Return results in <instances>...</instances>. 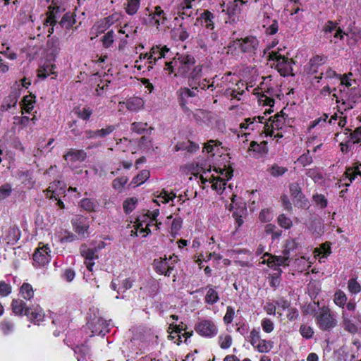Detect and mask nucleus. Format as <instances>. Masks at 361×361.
I'll return each mask as SVG.
<instances>
[{"label":"nucleus","mask_w":361,"mask_h":361,"mask_svg":"<svg viewBox=\"0 0 361 361\" xmlns=\"http://www.w3.org/2000/svg\"><path fill=\"white\" fill-rule=\"evenodd\" d=\"M220 347L222 349H227L230 348L232 343V338L230 335H226L224 337L220 336L219 337Z\"/></svg>","instance_id":"bf43d9fd"},{"label":"nucleus","mask_w":361,"mask_h":361,"mask_svg":"<svg viewBox=\"0 0 361 361\" xmlns=\"http://www.w3.org/2000/svg\"><path fill=\"white\" fill-rule=\"evenodd\" d=\"M314 317L317 324L322 331H329L337 325L336 316L328 307L319 308Z\"/></svg>","instance_id":"f257e3e1"},{"label":"nucleus","mask_w":361,"mask_h":361,"mask_svg":"<svg viewBox=\"0 0 361 361\" xmlns=\"http://www.w3.org/2000/svg\"><path fill=\"white\" fill-rule=\"evenodd\" d=\"M346 301L347 297L343 291L338 290L336 292L334 295V302L337 305L343 308L346 303Z\"/></svg>","instance_id":"c03bdc74"},{"label":"nucleus","mask_w":361,"mask_h":361,"mask_svg":"<svg viewBox=\"0 0 361 361\" xmlns=\"http://www.w3.org/2000/svg\"><path fill=\"white\" fill-rule=\"evenodd\" d=\"M25 315L32 321L39 322L44 318L42 308L38 305H32L25 309Z\"/></svg>","instance_id":"4468645a"},{"label":"nucleus","mask_w":361,"mask_h":361,"mask_svg":"<svg viewBox=\"0 0 361 361\" xmlns=\"http://www.w3.org/2000/svg\"><path fill=\"white\" fill-rule=\"evenodd\" d=\"M235 43L239 44L241 51L244 53H255L259 45V42L255 37L249 36L245 39H238Z\"/></svg>","instance_id":"39448f33"},{"label":"nucleus","mask_w":361,"mask_h":361,"mask_svg":"<svg viewBox=\"0 0 361 361\" xmlns=\"http://www.w3.org/2000/svg\"><path fill=\"white\" fill-rule=\"evenodd\" d=\"M198 144L190 141H183L178 142L174 147V151L178 152L180 150H185L188 153L192 154L196 152L199 149Z\"/></svg>","instance_id":"a211bd4d"},{"label":"nucleus","mask_w":361,"mask_h":361,"mask_svg":"<svg viewBox=\"0 0 361 361\" xmlns=\"http://www.w3.org/2000/svg\"><path fill=\"white\" fill-rule=\"evenodd\" d=\"M74 23L75 20L73 19L72 14L68 12L63 15L61 21L59 22V25L62 27H65L66 28L69 29L72 27Z\"/></svg>","instance_id":"58836bf2"},{"label":"nucleus","mask_w":361,"mask_h":361,"mask_svg":"<svg viewBox=\"0 0 361 361\" xmlns=\"http://www.w3.org/2000/svg\"><path fill=\"white\" fill-rule=\"evenodd\" d=\"M11 292V286L4 281H0V295L5 297Z\"/></svg>","instance_id":"e2e57ef3"},{"label":"nucleus","mask_w":361,"mask_h":361,"mask_svg":"<svg viewBox=\"0 0 361 361\" xmlns=\"http://www.w3.org/2000/svg\"><path fill=\"white\" fill-rule=\"evenodd\" d=\"M20 293L24 299L30 300L34 295V290L30 283H24L20 287Z\"/></svg>","instance_id":"f704fd0d"},{"label":"nucleus","mask_w":361,"mask_h":361,"mask_svg":"<svg viewBox=\"0 0 361 361\" xmlns=\"http://www.w3.org/2000/svg\"><path fill=\"white\" fill-rule=\"evenodd\" d=\"M348 288L352 293H357L361 291V286L355 279H350L348 283Z\"/></svg>","instance_id":"5fc2aeb1"},{"label":"nucleus","mask_w":361,"mask_h":361,"mask_svg":"<svg viewBox=\"0 0 361 361\" xmlns=\"http://www.w3.org/2000/svg\"><path fill=\"white\" fill-rule=\"evenodd\" d=\"M259 219L262 222H269L273 219V214L270 209H264L260 212Z\"/></svg>","instance_id":"864d4df0"},{"label":"nucleus","mask_w":361,"mask_h":361,"mask_svg":"<svg viewBox=\"0 0 361 361\" xmlns=\"http://www.w3.org/2000/svg\"><path fill=\"white\" fill-rule=\"evenodd\" d=\"M150 176L148 170L141 171L135 177L133 178L132 183L140 185L147 180Z\"/></svg>","instance_id":"ea45409f"},{"label":"nucleus","mask_w":361,"mask_h":361,"mask_svg":"<svg viewBox=\"0 0 361 361\" xmlns=\"http://www.w3.org/2000/svg\"><path fill=\"white\" fill-rule=\"evenodd\" d=\"M196 331L202 336L213 337L217 334V329L210 320H202L195 326Z\"/></svg>","instance_id":"20e7f679"},{"label":"nucleus","mask_w":361,"mask_h":361,"mask_svg":"<svg viewBox=\"0 0 361 361\" xmlns=\"http://www.w3.org/2000/svg\"><path fill=\"white\" fill-rule=\"evenodd\" d=\"M73 111L80 118L85 121L89 120L92 114V110L90 107H84L82 109L75 107L74 108Z\"/></svg>","instance_id":"473e14b6"},{"label":"nucleus","mask_w":361,"mask_h":361,"mask_svg":"<svg viewBox=\"0 0 361 361\" xmlns=\"http://www.w3.org/2000/svg\"><path fill=\"white\" fill-rule=\"evenodd\" d=\"M336 32L334 35V37L336 38H340L341 39H343V31L342 30L338 27L336 29V23L335 22H333L331 20H329L326 25H324L323 28V31L325 32V34L331 33L333 31L336 30Z\"/></svg>","instance_id":"b1692460"},{"label":"nucleus","mask_w":361,"mask_h":361,"mask_svg":"<svg viewBox=\"0 0 361 361\" xmlns=\"http://www.w3.org/2000/svg\"><path fill=\"white\" fill-rule=\"evenodd\" d=\"M48 8L47 17L44 21V25H48V23H50L55 25L57 23L56 18L66 11V8L62 4H59L58 0H52Z\"/></svg>","instance_id":"7ed1b4c3"},{"label":"nucleus","mask_w":361,"mask_h":361,"mask_svg":"<svg viewBox=\"0 0 361 361\" xmlns=\"http://www.w3.org/2000/svg\"><path fill=\"white\" fill-rule=\"evenodd\" d=\"M202 75V66L197 65L190 71L186 75L188 77V83L190 87H195L196 82L201 79Z\"/></svg>","instance_id":"2eb2a0df"},{"label":"nucleus","mask_w":361,"mask_h":361,"mask_svg":"<svg viewBox=\"0 0 361 361\" xmlns=\"http://www.w3.org/2000/svg\"><path fill=\"white\" fill-rule=\"evenodd\" d=\"M214 15L208 10L204 11L199 18H197V22H200L202 25L206 27L207 29L212 30L214 27Z\"/></svg>","instance_id":"aec40b11"},{"label":"nucleus","mask_w":361,"mask_h":361,"mask_svg":"<svg viewBox=\"0 0 361 361\" xmlns=\"http://www.w3.org/2000/svg\"><path fill=\"white\" fill-rule=\"evenodd\" d=\"M16 87H13V90L10 92V94L4 99L1 105V111H8L11 107H14L16 106L18 99L20 97V92L19 85L16 84Z\"/></svg>","instance_id":"0eeeda50"},{"label":"nucleus","mask_w":361,"mask_h":361,"mask_svg":"<svg viewBox=\"0 0 361 361\" xmlns=\"http://www.w3.org/2000/svg\"><path fill=\"white\" fill-rule=\"evenodd\" d=\"M137 203V199L132 197L127 199L123 202V207L126 214L130 213L135 208Z\"/></svg>","instance_id":"79ce46f5"},{"label":"nucleus","mask_w":361,"mask_h":361,"mask_svg":"<svg viewBox=\"0 0 361 361\" xmlns=\"http://www.w3.org/2000/svg\"><path fill=\"white\" fill-rule=\"evenodd\" d=\"M28 308L24 301L21 300H13L12 310L16 315H22L23 313L25 315V309Z\"/></svg>","instance_id":"cd10ccee"},{"label":"nucleus","mask_w":361,"mask_h":361,"mask_svg":"<svg viewBox=\"0 0 361 361\" xmlns=\"http://www.w3.org/2000/svg\"><path fill=\"white\" fill-rule=\"evenodd\" d=\"M147 123L134 122L131 124V130L140 135L143 134L144 133L151 134L154 128L152 127L147 128Z\"/></svg>","instance_id":"393cba45"},{"label":"nucleus","mask_w":361,"mask_h":361,"mask_svg":"<svg viewBox=\"0 0 361 361\" xmlns=\"http://www.w3.org/2000/svg\"><path fill=\"white\" fill-rule=\"evenodd\" d=\"M300 333L302 337L305 338L306 339H310L312 337L314 331L313 329L310 326L302 324L300 326Z\"/></svg>","instance_id":"de8ad7c7"},{"label":"nucleus","mask_w":361,"mask_h":361,"mask_svg":"<svg viewBox=\"0 0 361 361\" xmlns=\"http://www.w3.org/2000/svg\"><path fill=\"white\" fill-rule=\"evenodd\" d=\"M1 329L4 334L7 335L13 330V324L9 321L4 320L1 323Z\"/></svg>","instance_id":"0e129e2a"},{"label":"nucleus","mask_w":361,"mask_h":361,"mask_svg":"<svg viewBox=\"0 0 361 361\" xmlns=\"http://www.w3.org/2000/svg\"><path fill=\"white\" fill-rule=\"evenodd\" d=\"M12 192L11 185L8 183H5L0 187V200H4L9 197Z\"/></svg>","instance_id":"49530a36"},{"label":"nucleus","mask_w":361,"mask_h":361,"mask_svg":"<svg viewBox=\"0 0 361 361\" xmlns=\"http://www.w3.org/2000/svg\"><path fill=\"white\" fill-rule=\"evenodd\" d=\"M154 265L155 271L159 274H163L164 272H165L166 268L168 267L167 259H155L154 260Z\"/></svg>","instance_id":"e433bc0d"},{"label":"nucleus","mask_w":361,"mask_h":361,"mask_svg":"<svg viewBox=\"0 0 361 361\" xmlns=\"http://www.w3.org/2000/svg\"><path fill=\"white\" fill-rule=\"evenodd\" d=\"M306 175L311 178L315 183L323 180V176L317 168L307 170Z\"/></svg>","instance_id":"a19ab883"},{"label":"nucleus","mask_w":361,"mask_h":361,"mask_svg":"<svg viewBox=\"0 0 361 361\" xmlns=\"http://www.w3.org/2000/svg\"><path fill=\"white\" fill-rule=\"evenodd\" d=\"M72 224L74 231L82 239H85L89 236V224L86 219L83 216H78L72 219Z\"/></svg>","instance_id":"423d86ee"},{"label":"nucleus","mask_w":361,"mask_h":361,"mask_svg":"<svg viewBox=\"0 0 361 361\" xmlns=\"http://www.w3.org/2000/svg\"><path fill=\"white\" fill-rule=\"evenodd\" d=\"M290 195L300 201L304 199V195L301 191V188L298 183H293L290 184Z\"/></svg>","instance_id":"4c0bfd02"},{"label":"nucleus","mask_w":361,"mask_h":361,"mask_svg":"<svg viewBox=\"0 0 361 361\" xmlns=\"http://www.w3.org/2000/svg\"><path fill=\"white\" fill-rule=\"evenodd\" d=\"M278 222L279 224L284 228H289L292 226L291 220L286 217L284 214H281L279 216Z\"/></svg>","instance_id":"052dcab7"},{"label":"nucleus","mask_w":361,"mask_h":361,"mask_svg":"<svg viewBox=\"0 0 361 361\" xmlns=\"http://www.w3.org/2000/svg\"><path fill=\"white\" fill-rule=\"evenodd\" d=\"M297 162L302 166H306L312 162V158L310 155V152L307 150V153L302 154L298 159Z\"/></svg>","instance_id":"6e6d98bb"},{"label":"nucleus","mask_w":361,"mask_h":361,"mask_svg":"<svg viewBox=\"0 0 361 361\" xmlns=\"http://www.w3.org/2000/svg\"><path fill=\"white\" fill-rule=\"evenodd\" d=\"M195 90H192L188 87H182L177 91V94L178 95L179 104L181 108L185 111L188 110L186 104L188 103V99L189 97H193L196 96V93L194 91Z\"/></svg>","instance_id":"f8f14e48"},{"label":"nucleus","mask_w":361,"mask_h":361,"mask_svg":"<svg viewBox=\"0 0 361 361\" xmlns=\"http://www.w3.org/2000/svg\"><path fill=\"white\" fill-rule=\"evenodd\" d=\"M97 205V201L92 198H84L80 201V207L89 212H94Z\"/></svg>","instance_id":"c85d7f7f"},{"label":"nucleus","mask_w":361,"mask_h":361,"mask_svg":"<svg viewBox=\"0 0 361 361\" xmlns=\"http://www.w3.org/2000/svg\"><path fill=\"white\" fill-rule=\"evenodd\" d=\"M49 252L50 250L47 245L37 248L32 257L34 264H37L39 266H44L47 264L50 260Z\"/></svg>","instance_id":"6e6552de"},{"label":"nucleus","mask_w":361,"mask_h":361,"mask_svg":"<svg viewBox=\"0 0 361 361\" xmlns=\"http://www.w3.org/2000/svg\"><path fill=\"white\" fill-rule=\"evenodd\" d=\"M326 61V57L317 55L312 57L310 61V66L319 67L324 64Z\"/></svg>","instance_id":"13d9d810"},{"label":"nucleus","mask_w":361,"mask_h":361,"mask_svg":"<svg viewBox=\"0 0 361 361\" xmlns=\"http://www.w3.org/2000/svg\"><path fill=\"white\" fill-rule=\"evenodd\" d=\"M176 65L178 66L177 73L176 76L180 75L186 77L190 71L195 67L196 61L191 55H178L177 59L175 60Z\"/></svg>","instance_id":"f03ea898"},{"label":"nucleus","mask_w":361,"mask_h":361,"mask_svg":"<svg viewBox=\"0 0 361 361\" xmlns=\"http://www.w3.org/2000/svg\"><path fill=\"white\" fill-rule=\"evenodd\" d=\"M55 64H44L43 66L40 67L38 71V77L42 79H45L49 75H56V72L54 71L56 68Z\"/></svg>","instance_id":"a878e982"},{"label":"nucleus","mask_w":361,"mask_h":361,"mask_svg":"<svg viewBox=\"0 0 361 361\" xmlns=\"http://www.w3.org/2000/svg\"><path fill=\"white\" fill-rule=\"evenodd\" d=\"M285 114L281 111L280 114H277L274 116V119L272 121V127L276 129L282 128V126L284 123Z\"/></svg>","instance_id":"a18cd8bd"},{"label":"nucleus","mask_w":361,"mask_h":361,"mask_svg":"<svg viewBox=\"0 0 361 361\" xmlns=\"http://www.w3.org/2000/svg\"><path fill=\"white\" fill-rule=\"evenodd\" d=\"M262 326L265 332L270 333L274 329V323L269 319H264L262 321Z\"/></svg>","instance_id":"774afa93"},{"label":"nucleus","mask_w":361,"mask_h":361,"mask_svg":"<svg viewBox=\"0 0 361 361\" xmlns=\"http://www.w3.org/2000/svg\"><path fill=\"white\" fill-rule=\"evenodd\" d=\"M47 48L49 56L54 61L60 51V41L55 37H49L47 42Z\"/></svg>","instance_id":"f3484780"},{"label":"nucleus","mask_w":361,"mask_h":361,"mask_svg":"<svg viewBox=\"0 0 361 361\" xmlns=\"http://www.w3.org/2000/svg\"><path fill=\"white\" fill-rule=\"evenodd\" d=\"M143 105V101L139 97H133L127 100L126 108L133 111L140 109Z\"/></svg>","instance_id":"c756f323"},{"label":"nucleus","mask_w":361,"mask_h":361,"mask_svg":"<svg viewBox=\"0 0 361 361\" xmlns=\"http://www.w3.org/2000/svg\"><path fill=\"white\" fill-rule=\"evenodd\" d=\"M235 314L234 309L231 306H228L226 309V313L224 317V322L226 324H230L232 322Z\"/></svg>","instance_id":"69168bd1"},{"label":"nucleus","mask_w":361,"mask_h":361,"mask_svg":"<svg viewBox=\"0 0 361 361\" xmlns=\"http://www.w3.org/2000/svg\"><path fill=\"white\" fill-rule=\"evenodd\" d=\"M361 98V89L359 87H352L348 92V97L343 104L347 106L345 110L351 109L354 107V104L360 101Z\"/></svg>","instance_id":"9d476101"},{"label":"nucleus","mask_w":361,"mask_h":361,"mask_svg":"<svg viewBox=\"0 0 361 361\" xmlns=\"http://www.w3.org/2000/svg\"><path fill=\"white\" fill-rule=\"evenodd\" d=\"M87 157L86 152L82 150H75L73 149H70L65 155L64 158L66 160L70 159L72 161H82Z\"/></svg>","instance_id":"412c9836"},{"label":"nucleus","mask_w":361,"mask_h":361,"mask_svg":"<svg viewBox=\"0 0 361 361\" xmlns=\"http://www.w3.org/2000/svg\"><path fill=\"white\" fill-rule=\"evenodd\" d=\"M276 66L281 75L284 77L289 75H293L291 61L288 58L285 56L280 57Z\"/></svg>","instance_id":"ddd939ff"},{"label":"nucleus","mask_w":361,"mask_h":361,"mask_svg":"<svg viewBox=\"0 0 361 361\" xmlns=\"http://www.w3.org/2000/svg\"><path fill=\"white\" fill-rule=\"evenodd\" d=\"M354 319L355 317L350 315L345 311H343L342 312V325L344 329L351 334H355L357 331V327L354 324ZM357 320L361 322V316H357L356 317Z\"/></svg>","instance_id":"1a4fd4ad"},{"label":"nucleus","mask_w":361,"mask_h":361,"mask_svg":"<svg viewBox=\"0 0 361 361\" xmlns=\"http://www.w3.org/2000/svg\"><path fill=\"white\" fill-rule=\"evenodd\" d=\"M205 288H208L204 298L205 302L209 305L216 303L219 300L217 291L209 286H207Z\"/></svg>","instance_id":"bb28decb"},{"label":"nucleus","mask_w":361,"mask_h":361,"mask_svg":"<svg viewBox=\"0 0 361 361\" xmlns=\"http://www.w3.org/2000/svg\"><path fill=\"white\" fill-rule=\"evenodd\" d=\"M20 238V231L17 226H10L7 230L4 240L8 244L15 245Z\"/></svg>","instance_id":"6ab92c4d"},{"label":"nucleus","mask_w":361,"mask_h":361,"mask_svg":"<svg viewBox=\"0 0 361 361\" xmlns=\"http://www.w3.org/2000/svg\"><path fill=\"white\" fill-rule=\"evenodd\" d=\"M274 269L275 271H276V272L271 276L270 285L271 287L276 288L279 286L280 283L279 278L281 274L282 270L279 267H274Z\"/></svg>","instance_id":"603ef678"},{"label":"nucleus","mask_w":361,"mask_h":361,"mask_svg":"<svg viewBox=\"0 0 361 361\" xmlns=\"http://www.w3.org/2000/svg\"><path fill=\"white\" fill-rule=\"evenodd\" d=\"M156 54H159L158 59H161L165 57V54L163 51L160 50V48L159 47H152L151 49V51L149 54H146L145 55L144 58H147L149 60V65L147 67V70L150 71L152 68V61H151L152 59V57L156 55Z\"/></svg>","instance_id":"2f4dec72"},{"label":"nucleus","mask_w":361,"mask_h":361,"mask_svg":"<svg viewBox=\"0 0 361 361\" xmlns=\"http://www.w3.org/2000/svg\"><path fill=\"white\" fill-rule=\"evenodd\" d=\"M345 173L350 182H352L357 176H361V172L359 171L358 168H348Z\"/></svg>","instance_id":"680f3d73"},{"label":"nucleus","mask_w":361,"mask_h":361,"mask_svg":"<svg viewBox=\"0 0 361 361\" xmlns=\"http://www.w3.org/2000/svg\"><path fill=\"white\" fill-rule=\"evenodd\" d=\"M208 82H209V80H207V79H202V80L200 79V80L196 82V85H195L196 87H191V88H192V90L199 91V89L204 90L206 89H209V87H214L213 83L208 85Z\"/></svg>","instance_id":"4d7b16f0"},{"label":"nucleus","mask_w":361,"mask_h":361,"mask_svg":"<svg viewBox=\"0 0 361 361\" xmlns=\"http://www.w3.org/2000/svg\"><path fill=\"white\" fill-rule=\"evenodd\" d=\"M152 15V19L154 20V24L159 25L160 23H164L166 20V18L164 16V12L161 8L160 6L155 7V12L149 16Z\"/></svg>","instance_id":"72a5a7b5"},{"label":"nucleus","mask_w":361,"mask_h":361,"mask_svg":"<svg viewBox=\"0 0 361 361\" xmlns=\"http://www.w3.org/2000/svg\"><path fill=\"white\" fill-rule=\"evenodd\" d=\"M267 171L274 177H279L286 173L288 171V169L274 164L267 169Z\"/></svg>","instance_id":"c9c22d12"},{"label":"nucleus","mask_w":361,"mask_h":361,"mask_svg":"<svg viewBox=\"0 0 361 361\" xmlns=\"http://www.w3.org/2000/svg\"><path fill=\"white\" fill-rule=\"evenodd\" d=\"M350 137L353 143H359L361 140V126L355 128L353 132L350 133Z\"/></svg>","instance_id":"338daca9"},{"label":"nucleus","mask_w":361,"mask_h":361,"mask_svg":"<svg viewBox=\"0 0 361 361\" xmlns=\"http://www.w3.org/2000/svg\"><path fill=\"white\" fill-rule=\"evenodd\" d=\"M35 97L32 95H26L23 98V100L20 102V106L22 108V114L24 112L27 114H30L34 108V103L35 102Z\"/></svg>","instance_id":"5701e85b"},{"label":"nucleus","mask_w":361,"mask_h":361,"mask_svg":"<svg viewBox=\"0 0 361 361\" xmlns=\"http://www.w3.org/2000/svg\"><path fill=\"white\" fill-rule=\"evenodd\" d=\"M192 8L190 0H184V2L180 6L178 16L184 18V16L190 17L192 12L190 11Z\"/></svg>","instance_id":"7c9ffc66"},{"label":"nucleus","mask_w":361,"mask_h":361,"mask_svg":"<svg viewBox=\"0 0 361 361\" xmlns=\"http://www.w3.org/2000/svg\"><path fill=\"white\" fill-rule=\"evenodd\" d=\"M313 200L321 209H324L327 207L328 201L324 195L316 194L313 196Z\"/></svg>","instance_id":"8fccbe9b"},{"label":"nucleus","mask_w":361,"mask_h":361,"mask_svg":"<svg viewBox=\"0 0 361 361\" xmlns=\"http://www.w3.org/2000/svg\"><path fill=\"white\" fill-rule=\"evenodd\" d=\"M114 32L113 30L109 31L103 36L102 42L105 48L110 47L114 42Z\"/></svg>","instance_id":"09e8293b"},{"label":"nucleus","mask_w":361,"mask_h":361,"mask_svg":"<svg viewBox=\"0 0 361 361\" xmlns=\"http://www.w3.org/2000/svg\"><path fill=\"white\" fill-rule=\"evenodd\" d=\"M128 178L126 176L117 178L113 180L112 186L116 190H121L128 183Z\"/></svg>","instance_id":"3c124183"},{"label":"nucleus","mask_w":361,"mask_h":361,"mask_svg":"<svg viewBox=\"0 0 361 361\" xmlns=\"http://www.w3.org/2000/svg\"><path fill=\"white\" fill-rule=\"evenodd\" d=\"M103 243H102V245H103ZM102 247L103 245H99L94 248H90L86 244L83 243L80 247V252L86 261H92L93 259L98 258L97 252H98Z\"/></svg>","instance_id":"9b49d317"},{"label":"nucleus","mask_w":361,"mask_h":361,"mask_svg":"<svg viewBox=\"0 0 361 361\" xmlns=\"http://www.w3.org/2000/svg\"><path fill=\"white\" fill-rule=\"evenodd\" d=\"M140 0H128L126 13L129 15H134L140 6Z\"/></svg>","instance_id":"37998d69"},{"label":"nucleus","mask_w":361,"mask_h":361,"mask_svg":"<svg viewBox=\"0 0 361 361\" xmlns=\"http://www.w3.org/2000/svg\"><path fill=\"white\" fill-rule=\"evenodd\" d=\"M268 256L269 258L267 259V265L269 267L274 268V267H279L282 265H288L287 262L288 260V257H283V256H272L271 254L266 252L264 255V258Z\"/></svg>","instance_id":"dca6fc26"},{"label":"nucleus","mask_w":361,"mask_h":361,"mask_svg":"<svg viewBox=\"0 0 361 361\" xmlns=\"http://www.w3.org/2000/svg\"><path fill=\"white\" fill-rule=\"evenodd\" d=\"M249 151H252L262 157L268 152L267 142L262 141L257 143L256 141H252L249 147Z\"/></svg>","instance_id":"4be33fe9"}]
</instances>
